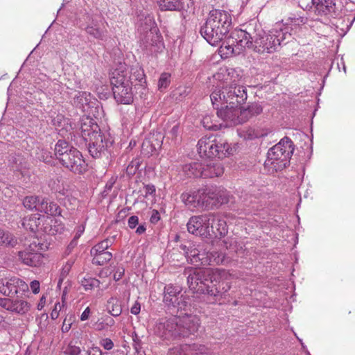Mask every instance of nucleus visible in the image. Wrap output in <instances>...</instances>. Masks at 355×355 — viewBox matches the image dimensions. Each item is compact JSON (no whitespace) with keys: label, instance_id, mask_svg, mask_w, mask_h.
<instances>
[{"label":"nucleus","instance_id":"dca6fc26","mask_svg":"<svg viewBox=\"0 0 355 355\" xmlns=\"http://www.w3.org/2000/svg\"><path fill=\"white\" fill-rule=\"evenodd\" d=\"M41 248L35 242L31 243L28 248L18 252L19 259L21 262L30 266H38L43 261V255L40 252Z\"/></svg>","mask_w":355,"mask_h":355},{"label":"nucleus","instance_id":"c756f323","mask_svg":"<svg viewBox=\"0 0 355 355\" xmlns=\"http://www.w3.org/2000/svg\"><path fill=\"white\" fill-rule=\"evenodd\" d=\"M238 135L245 140H252L256 138L261 137L266 135V133H263L259 129H256L251 127H245L237 130Z\"/></svg>","mask_w":355,"mask_h":355},{"label":"nucleus","instance_id":"f257e3e1","mask_svg":"<svg viewBox=\"0 0 355 355\" xmlns=\"http://www.w3.org/2000/svg\"><path fill=\"white\" fill-rule=\"evenodd\" d=\"M282 25H275L268 32L263 31L251 35L248 32L234 30L225 38L220 46L222 57L228 58L239 54L244 48L252 49L259 53H272L277 51L281 45L291 40L292 34L282 29Z\"/></svg>","mask_w":355,"mask_h":355},{"label":"nucleus","instance_id":"7c9ffc66","mask_svg":"<svg viewBox=\"0 0 355 355\" xmlns=\"http://www.w3.org/2000/svg\"><path fill=\"white\" fill-rule=\"evenodd\" d=\"M214 223L213 224L214 232L211 233V236H223L227 232L226 221L219 216L214 215Z\"/></svg>","mask_w":355,"mask_h":355},{"label":"nucleus","instance_id":"4468645a","mask_svg":"<svg viewBox=\"0 0 355 355\" xmlns=\"http://www.w3.org/2000/svg\"><path fill=\"white\" fill-rule=\"evenodd\" d=\"M60 162L75 173H83L87 167L81 153L75 148L69 150L68 154L64 155Z\"/></svg>","mask_w":355,"mask_h":355},{"label":"nucleus","instance_id":"f8f14e48","mask_svg":"<svg viewBox=\"0 0 355 355\" xmlns=\"http://www.w3.org/2000/svg\"><path fill=\"white\" fill-rule=\"evenodd\" d=\"M217 110V115L224 121L229 122L230 125H236L245 122V119L241 116L239 105L232 103H222L220 106L213 105Z\"/></svg>","mask_w":355,"mask_h":355},{"label":"nucleus","instance_id":"473e14b6","mask_svg":"<svg viewBox=\"0 0 355 355\" xmlns=\"http://www.w3.org/2000/svg\"><path fill=\"white\" fill-rule=\"evenodd\" d=\"M263 111L262 107L258 103H252L246 109L240 111L241 116L245 119V121L250 118L260 114Z\"/></svg>","mask_w":355,"mask_h":355},{"label":"nucleus","instance_id":"338daca9","mask_svg":"<svg viewBox=\"0 0 355 355\" xmlns=\"http://www.w3.org/2000/svg\"><path fill=\"white\" fill-rule=\"evenodd\" d=\"M159 219H160V218H159V212L157 210H153V214L151 215V217H150V221L152 223H156Z\"/></svg>","mask_w":355,"mask_h":355},{"label":"nucleus","instance_id":"9b49d317","mask_svg":"<svg viewBox=\"0 0 355 355\" xmlns=\"http://www.w3.org/2000/svg\"><path fill=\"white\" fill-rule=\"evenodd\" d=\"M0 292L10 297L15 295H23L28 292V286L19 277H4L0 279Z\"/></svg>","mask_w":355,"mask_h":355},{"label":"nucleus","instance_id":"f3484780","mask_svg":"<svg viewBox=\"0 0 355 355\" xmlns=\"http://www.w3.org/2000/svg\"><path fill=\"white\" fill-rule=\"evenodd\" d=\"M200 33L202 37L211 46H217L220 44L227 34L221 28L215 24H212L207 19L200 27Z\"/></svg>","mask_w":355,"mask_h":355},{"label":"nucleus","instance_id":"aec40b11","mask_svg":"<svg viewBox=\"0 0 355 355\" xmlns=\"http://www.w3.org/2000/svg\"><path fill=\"white\" fill-rule=\"evenodd\" d=\"M178 320L180 336L188 337L195 334L200 327V320L196 315L184 314L182 316H176Z\"/></svg>","mask_w":355,"mask_h":355},{"label":"nucleus","instance_id":"bf43d9fd","mask_svg":"<svg viewBox=\"0 0 355 355\" xmlns=\"http://www.w3.org/2000/svg\"><path fill=\"white\" fill-rule=\"evenodd\" d=\"M134 73L135 74L137 73V75L135 76L136 79L138 80L139 82L142 83L143 80H144V76H145L143 70L141 69H136Z\"/></svg>","mask_w":355,"mask_h":355},{"label":"nucleus","instance_id":"680f3d73","mask_svg":"<svg viewBox=\"0 0 355 355\" xmlns=\"http://www.w3.org/2000/svg\"><path fill=\"white\" fill-rule=\"evenodd\" d=\"M103 318L104 319V322L107 328L114 326V324H115L114 319L110 316L105 315L103 316Z\"/></svg>","mask_w":355,"mask_h":355},{"label":"nucleus","instance_id":"b1692460","mask_svg":"<svg viewBox=\"0 0 355 355\" xmlns=\"http://www.w3.org/2000/svg\"><path fill=\"white\" fill-rule=\"evenodd\" d=\"M86 32L97 40L105 41L107 39V30L102 21L100 23L92 21V24L86 27Z\"/></svg>","mask_w":355,"mask_h":355},{"label":"nucleus","instance_id":"5fc2aeb1","mask_svg":"<svg viewBox=\"0 0 355 355\" xmlns=\"http://www.w3.org/2000/svg\"><path fill=\"white\" fill-rule=\"evenodd\" d=\"M128 227L131 229H134L139 224V218L137 216H132L128 218Z\"/></svg>","mask_w":355,"mask_h":355},{"label":"nucleus","instance_id":"774afa93","mask_svg":"<svg viewBox=\"0 0 355 355\" xmlns=\"http://www.w3.org/2000/svg\"><path fill=\"white\" fill-rule=\"evenodd\" d=\"M179 130V126L178 125H174L171 130L169 131L168 134L171 136L172 138H175L177 137Z\"/></svg>","mask_w":355,"mask_h":355},{"label":"nucleus","instance_id":"ea45409f","mask_svg":"<svg viewBox=\"0 0 355 355\" xmlns=\"http://www.w3.org/2000/svg\"><path fill=\"white\" fill-rule=\"evenodd\" d=\"M15 243L16 240L10 233L0 229V245L13 246Z\"/></svg>","mask_w":355,"mask_h":355},{"label":"nucleus","instance_id":"4c0bfd02","mask_svg":"<svg viewBox=\"0 0 355 355\" xmlns=\"http://www.w3.org/2000/svg\"><path fill=\"white\" fill-rule=\"evenodd\" d=\"M200 207L205 209H210L213 207V202L211 201L210 196L207 195V187L200 189H198Z\"/></svg>","mask_w":355,"mask_h":355},{"label":"nucleus","instance_id":"393cba45","mask_svg":"<svg viewBox=\"0 0 355 355\" xmlns=\"http://www.w3.org/2000/svg\"><path fill=\"white\" fill-rule=\"evenodd\" d=\"M90 93L87 92H78L73 97V104L83 112H88L89 108L94 102L92 101Z\"/></svg>","mask_w":355,"mask_h":355},{"label":"nucleus","instance_id":"c85d7f7f","mask_svg":"<svg viewBox=\"0 0 355 355\" xmlns=\"http://www.w3.org/2000/svg\"><path fill=\"white\" fill-rule=\"evenodd\" d=\"M198 197V190L196 191L184 192L180 196L184 204L189 208L200 207Z\"/></svg>","mask_w":355,"mask_h":355},{"label":"nucleus","instance_id":"5701e85b","mask_svg":"<svg viewBox=\"0 0 355 355\" xmlns=\"http://www.w3.org/2000/svg\"><path fill=\"white\" fill-rule=\"evenodd\" d=\"M306 22V17L292 14L285 20V22L277 23L276 25H282V27L281 28L284 29V31L286 30L288 33H291L293 35V32L295 31V30Z\"/></svg>","mask_w":355,"mask_h":355},{"label":"nucleus","instance_id":"a211bd4d","mask_svg":"<svg viewBox=\"0 0 355 355\" xmlns=\"http://www.w3.org/2000/svg\"><path fill=\"white\" fill-rule=\"evenodd\" d=\"M311 3L317 15L336 17L341 12V6L336 0H311Z\"/></svg>","mask_w":355,"mask_h":355},{"label":"nucleus","instance_id":"bb28decb","mask_svg":"<svg viewBox=\"0 0 355 355\" xmlns=\"http://www.w3.org/2000/svg\"><path fill=\"white\" fill-rule=\"evenodd\" d=\"M42 215L40 214H33L25 217L22 221L23 227L31 232H35L40 231Z\"/></svg>","mask_w":355,"mask_h":355},{"label":"nucleus","instance_id":"09e8293b","mask_svg":"<svg viewBox=\"0 0 355 355\" xmlns=\"http://www.w3.org/2000/svg\"><path fill=\"white\" fill-rule=\"evenodd\" d=\"M93 327L96 331H103V330L108 329L107 327V326L105 325V323L104 322V319L103 318V317H101V318H98L97 320V321L94 323Z\"/></svg>","mask_w":355,"mask_h":355},{"label":"nucleus","instance_id":"603ef678","mask_svg":"<svg viewBox=\"0 0 355 355\" xmlns=\"http://www.w3.org/2000/svg\"><path fill=\"white\" fill-rule=\"evenodd\" d=\"M100 344L105 349L110 350L114 347V343L110 338H104L101 340Z\"/></svg>","mask_w":355,"mask_h":355},{"label":"nucleus","instance_id":"0e129e2a","mask_svg":"<svg viewBox=\"0 0 355 355\" xmlns=\"http://www.w3.org/2000/svg\"><path fill=\"white\" fill-rule=\"evenodd\" d=\"M90 313H91V311H90L89 307H87L80 315V320L85 321L87 319H89Z\"/></svg>","mask_w":355,"mask_h":355},{"label":"nucleus","instance_id":"1a4fd4ad","mask_svg":"<svg viewBox=\"0 0 355 355\" xmlns=\"http://www.w3.org/2000/svg\"><path fill=\"white\" fill-rule=\"evenodd\" d=\"M187 261L196 266L207 265H225L230 261L228 257L221 252H207L198 248L191 247L186 252Z\"/></svg>","mask_w":355,"mask_h":355},{"label":"nucleus","instance_id":"49530a36","mask_svg":"<svg viewBox=\"0 0 355 355\" xmlns=\"http://www.w3.org/2000/svg\"><path fill=\"white\" fill-rule=\"evenodd\" d=\"M85 227L83 224L80 225L78 227H76V230H75L76 233H75L74 237L69 245L70 248H73L77 245V241L81 236V235L83 234V232H85Z\"/></svg>","mask_w":355,"mask_h":355},{"label":"nucleus","instance_id":"052dcab7","mask_svg":"<svg viewBox=\"0 0 355 355\" xmlns=\"http://www.w3.org/2000/svg\"><path fill=\"white\" fill-rule=\"evenodd\" d=\"M31 288L33 293L37 294L40 291V283L38 281L34 280L31 283Z\"/></svg>","mask_w":355,"mask_h":355},{"label":"nucleus","instance_id":"ddd939ff","mask_svg":"<svg viewBox=\"0 0 355 355\" xmlns=\"http://www.w3.org/2000/svg\"><path fill=\"white\" fill-rule=\"evenodd\" d=\"M178 320L176 316L159 320L155 327V334L163 339H171L180 336Z\"/></svg>","mask_w":355,"mask_h":355},{"label":"nucleus","instance_id":"39448f33","mask_svg":"<svg viewBox=\"0 0 355 355\" xmlns=\"http://www.w3.org/2000/svg\"><path fill=\"white\" fill-rule=\"evenodd\" d=\"M293 150L292 141L288 137H284L269 149L265 168L271 173L283 170L289 164Z\"/></svg>","mask_w":355,"mask_h":355},{"label":"nucleus","instance_id":"7ed1b4c3","mask_svg":"<svg viewBox=\"0 0 355 355\" xmlns=\"http://www.w3.org/2000/svg\"><path fill=\"white\" fill-rule=\"evenodd\" d=\"M187 277L189 288L193 293L207 294L213 302L221 297L231 288L230 275L222 269H191Z\"/></svg>","mask_w":355,"mask_h":355},{"label":"nucleus","instance_id":"cd10ccee","mask_svg":"<svg viewBox=\"0 0 355 355\" xmlns=\"http://www.w3.org/2000/svg\"><path fill=\"white\" fill-rule=\"evenodd\" d=\"M57 220L48 216L42 215L40 231L48 234H55L58 232V228L53 224L56 223Z\"/></svg>","mask_w":355,"mask_h":355},{"label":"nucleus","instance_id":"0eeeda50","mask_svg":"<svg viewBox=\"0 0 355 355\" xmlns=\"http://www.w3.org/2000/svg\"><path fill=\"white\" fill-rule=\"evenodd\" d=\"M184 173L189 178L219 177L224 173V168L219 162L209 159L186 164L182 167Z\"/></svg>","mask_w":355,"mask_h":355},{"label":"nucleus","instance_id":"6e6d98bb","mask_svg":"<svg viewBox=\"0 0 355 355\" xmlns=\"http://www.w3.org/2000/svg\"><path fill=\"white\" fill-rule=\"evenodd\" d=\"M125 270L123 267L119 266L116 268L114 273V279L116 281L119 280L121 279L123 275H124Z\"/></svg>","mask_w":355,"mask_h":355},{"label":"nucleus","instance_id":"f704fd0d","mask_svg":"<svg viewBox=\"0 0 355 355\" xmlns=\"http://www.w3.org/2000/svg\"><path fill=\"white\" fill-rule=\"evenodd\" d=\"M74 148L70 146L67 142L62 140H59L55 146V155L60 162L64 155L68 154V152Z\"/></svg>","mask_w":355,"mask_h":355},{"label":"nucleus","instance_id":"37998d69","mask_svg":"<svg viewBox=\"0 0 355 355\" xmlns=\"http://www.w3.org/2000/svg\"><path fill=\"white\" fill-rule=\"evenodd\" d=\"M64 353L65 355H80L81 353V349L73 341H70L65 347Z\"/></svg>","mask_w":355,"mask_h":355},{"label":"nucleus","instance_id":"9d476101","mask_svg":"<svg viewBox=\"0 0 355 355\" xmlns=\"http://www.w3.org/2000/svg\"><path fill=\"white\" fill-rule=\"evenodd\" d=\"M214 214H211L192 216L187 223V230L198 236L211 237V233L214 232Z\"/></svg>","mask_w":355,"mask_h":355},{"label":"nucleus","instance_id":"6ab92c4d","mask_svg":"<svg viewBox=\"0 0 355 355\" xmlns=\"http://www.w3.org/2000/svg\"><path fill=\"white\" fill-rule=\"evenodd\" d=\"M207 19L226 33H229L232 24V15L229 11L220 9L212 10Z\"/></svg>","mask_w":355,"mask_h":355},{"label":"nucleus","instance_id":"20e7f679","mask_svg":"<svg viewBox=\"0 0 355 355\" xmlns=\"http://www.w3.org/2000/svg\"><path fill=\"white\" fill-rule=\"evenodd\" d=\"M110 83L114 99L121 104L129 105L133 101L132 83L130 72L125 64L120 63L110 73Z\"/></svg>","mask_w":355,"mask_h":355},{"label":"nucleus","instance_id":"4be33fe9","mask_svg":"<svg viewBox=\"0 0 355 355\" xmlns=\"http://www.w3.org/2000/svg\"><path fill=\"white\" fill-rule=\"evenodd\" d=\"M207 195L210 196L211 201L213 202V207L227 203L229 201V193L220 187L207 186Z\"/></svg>","mask_w":355,"mask_h":355},{"label":"nucleus","instance_id":"864d4df0","mask_svg":"<svg viewBox=\"0 0 355 355\" xmlns=\"http://www.w3.org/2000/svg\"><path fill=\"white\" fill-rule=\"evenodd\" d=\"M209 120H210V117L208 116H205L203 118L202 123L204 127L209 130H218L219 128L217 125H209Z\"/></svg>","mask_w":355,"mask_h":355},{"label":"nucleus","instance_id":"4d7b16f0","mask_svg":"<svg viewBox=\"0 0 355 355\" xmlns=\"http://www.w3.org/2000/svg\"><path fill=\"white\" fill-rule=\"evenodd\" d=\"M61 309V305L59 302L56 303L54 306V309H53L51 313V318L55 320L56 318H58V315H59V311H60Z\"/></svg>","mask_w":355,"mask_h":355},{"label":"nucleus","instance_id":"412c9836","mask_svg":"<svg viewBox=\"0 0 355 355\" xmlns=\"http://www.w3.org/2000/svg\"><path fill=\"white\" fill-rule=\"evenodd\" d=\"M207 348L202 345H183L170 349L167 355H208Z\"/></svg>","mask_w":355,"mask_h":355},{"label":"nucleus","instance_id":"a878e982","mask_svg":"<svg viewBox=\"0 0 355 355\" xmlns=\"http://www.w3.org/2000/svg\"><path fill=\"white\" fill-rule=\"evenodd\" d=\"M39 211L53 216L60 215L61 209L55 202L49 201L46 198H43L41 199V202L39 205Z\"/></svg>","mask_w":355,"mask_h":355},{"label":"nucleus","instance_id":"2f4dec72","mask_svg":"<svg viewBox=\"0 0 355 355\" xmlns=\"http://www.w3.org/2000/svg\"><path fill=\"white\" fill-rule=\"evenodd\" d=\"M107 310L112 316H119L122 313L120 300L115 297H110L107 302Z\"/></svg>","mask_w":355,"mask_h":355},{"label":"nucleus","instance_id":"e433bc0d","mask_svg":"<svg viewBox=\"0 0 355 355\" xmlns=\"http://www.w3.org/2000/svg\"><path fill=\"white\" fill-rule=\"evenodd\" d=\"M93 256L92 263L98 266H103L112 258L111 252L91 253Z\"/></svg>","mask_w":355,"mask_h":355},{"label":"nucleus","instance_id":"6e6552de","mask_svg":"<svg viewBox=\"0 0 355 355\" xmlns=\"http://www.w3.org/2000/svg\"><path fill=\"white\" fill-rule=\"evenodd\" d=\"M82 137L88 142V151L94 158H100L105 155L112 146L113 140L102 135L100 132L85 129L82 127Z\"/></svg>","mask_w":355,"mask_h":355},{"label":"nucleus","instance_id":"3c124183","mask_svg":"<svg viewBox=\"0 0 355 355\" xmlns=\"http://www.w3.org/2000/svg\"><path fill=\"white\" fill-rule=\"evenodd\" d=\"M224 246L227 249L232 250L234 252H237V249L235 247H233V244L236 243L234 239L232 238H227L223 241Z\"/></svg>","mask_w":355,"mask_h":355},{"label":"nucleus","instance_id":"c9c22d12","mask_svg":"<svg viewBox=\"0 0 355 355\" xmlns=\"http://www.w3.org/2000/svg\"><path fill=\"white\" fill-rule=\"evenodd\" d=\"M42 198V197L36 196H26L23 200V205L28 209L33 210L35 209L39 211V205L41 202V199Z\"/></svg>","mask_w":355,"mask_h":355},{"label":"nucleus","instance_id":"a18cd8bd","mask_svg":"<svg viewBox=\"0 0 355 355\" xmlns=\"http://www.w3.org/2000/svg\"><path fill=\"white\" fill-rule=\"evenodd\" d=\"M73 264V261L69 260L62 266L60 272V277L59 279L58 284H60L63 281V279L69 275Z\"/></svg>","mask_w":355,"mask_h":355},{"label":"nucleus","instance_id":"f03ea898","mask_svg":"<svg viewBox=\"0 0 355 355\" xmlns=\"http://www.w3.org/2000/svg\"><path fill=\"white\" fill-rule=\"evenodd\" d=\"M241 78L235 69L220 68L213 76L216 85L210 95L212 105L220 106L222 103L240 105L245 103L248 98L247 88L239 84Z\"/></svg>","mask_w":355,"mask_h":355},{"label":"nucleus","instance_id":"79ce46f5","mask_svg":"<svg viewBox=\"0 0 355 355\" xmlns=\"http://www.w3.org/2000/svg\"><path fill=\"white\" fill-rule=\"evenodd\" d=\"M81 285L83 286L85 291L92 290L95 287H98L100 282L96 278L93 277H85L81 280Z\"/></svg>","mask_w":355,"mask_h":355},{"label":"nucleus","instance_id":"e2e57ef3","mask_svg":"<svg viewBox=\"0 0 355 355\" xmlns=\"http://www.w3.org/2000/svg\"><path fill=\"white\" fill-rule=\"evenodd\" d=\"M88 355H102V352L98 347H93L87 352Z\"/></svg>","mask_w":355,"mask_h":355},{"label":"nucleus","instance_id":"a19ab883","mask_svg":"<svg viewBox=\"0 0 355 355\" xmlns=\"http://www.w3.org/2000/svg\"><path fill=\"white\" fill-rule=\"evenodd\" d=\"M112 244V239H105L98 244H96L95 246H94L91 250V253H95L96 254L100 252H109L108 251H106V250L111 246Z\"/></svg>","mask_w":355,"mask_h":355},{"label":"nucleus","instance_id":"c03bdc74","mask_svg":"<svg viewBox=\"0 0 355 355\" xmlns=\"http://www.w3.org/2000/svg\"><path fill=\"white\" fill-rule=\"evenodd\" d=\"M171 83V74L168 73H162L160 75L158 81V88L159 90L166 89Z\"/></svg>","mask_w":355,"mask_h":355},{"label":"nucleus","instance_id":"72a5a7b5","mask_svg":"<svg viewBox=\"0 0 355 355\" xmlns=\"http://www.w3.org/2000/svg\"><path fill=\"white\" fill-rule=\"evenodd\" d=\"M31 308V304L24 300H12V311L20 315L26 313Z\"/></svg>","mask_w":355,"mask_h":355},{"label":"nucleus","instance_id":"58836bf2","mask_svg":"<svg viewBox=\"0 0 355 355\" xmlns=\"http://www.w3.org/2000/svg\"><path fill=\"white\" fill-rule=\"evenodd\" d=\"M182 0H157L163 10H175L182 6Z\"/></svg>","mask_w":355,"mask_h":355},{"label":"nucleus","instance_id":"2eb2a0df","mask_svg":"<svg viewBox=\"0 0 355 355\" xmlns=\"http://www.w3.org/2000/svg\"><path fill=\"white\" fill-rule=\"evenodd\" d=\"M186 300L180 286L168 284L164 287V302L167 305L177 307L178 310L185 309L188 304Z\"/></svg>","mask_w":355,"mask_h":355},{"label":"nucleus","instance_id":"423d86ee","mask_svg":"<svg viewBox=\"0 0 355 355\" xmlns=\"http://www.w3.org/2000/svg\"><path fill=\"white\" fill-rule=\"evenodd\" d=\"M198 152L202 158L223 159L233 154L234 148L221 138L204 137L198 142Z\"/></svg>","mask_w":355,"mask_h":355},{"label":"nucleus","instance_id":"69168bd1","mask_svg":"<svg viewBox=\"0 0 355 355\" xmlns=\"http://www.w3.org/2000/svg\"><path fill=\"white\" fill-rule=\"evenodd\" d=\"M146 195H153L155 193V187L153 184H148L145 186Z\"/></svg>","mask_w":355,"mask_h":355},{"label":"nucleus","instance_id":"8fccbe9b","mask_svg":"<svg viewBox=\"0 0 355 355\" xmlns=\"http://www.w3.org/2000/svg\"><path fill=\"white\" fill-rule=\"evenodd\" d=\"M12 300L9 298H0V306L6 310L12 311Z\"/></svg>","mask_w":355,"mask_h":355},{"label":"nucleus","instance_id":"13d9d810","mask_svg":"<svg viewBox=\"0 0 355 355\" xmlns=\"http://www.w3.org/2000/svg\"><path fill=\"white\" fill-rule=\"evenodd\" d=\"M141 310V304L139 302L136 301L134 304L132 306L130 309V312L132 314L137 315L139 313Z\"/></svg>","mask_w":355,"mask_h":355},{"label":"nucleus","instance_id":"de8ad7c7","mask_svg":"<svg viewBox=\"0 0 355 355\" xmlns=\"http://www.w3.org/2000/svg\"><path fill=\"white\" fill-rule=\"evenodd\" d=\"M139 167V162L138 159L133 160L130 162V164L127 166L126 171L127 173L130 175H133L135 173L136 171Z\"/></svg>","mask_w":355,"mask_h":355}]
</instances>
